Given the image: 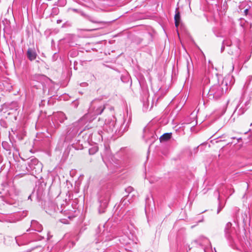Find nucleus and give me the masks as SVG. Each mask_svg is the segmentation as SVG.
<instances>
[{
	"label": "nucleus",
	"instance_id": "f257e3e1",
	"mask_svg": "<svg viewBox=\"0 0 252 252\" xmlns=\"http://www.w3.org/2000/svg\"><path fill=\"white\" fill-rule=\"evenodd\" d=\"M234 83V79L230 75L225 76L220 84L212 86L208 93L210 99H218L225 94Z\"/></svg>",
	"mask_w": 252,
	"mask_h": 252
},
{
	"label": "nucleus",
	"instance_id": "f03ea898",
	"mask_svg": "<svg viewBox=\"0 0 252 252\" xmlns=\"http://www.w3.org/2000/svg\"><path fill=\"white\" fill-rule=\"evenodd\" d=\"M105 108L104 102L99 99H94L90 104L86 117H95L100 115Z\"/></svg>",
	"mask_w": 252,
	"mask_h": 252
},
{
	"label": "nucleus",
	"instance_id": "7ed1b4c3",
	"mask_svg": "<svg viewBox=\"0 0 252 252\" xmlns=\"http://www.w3.org/2000/svg\"><path fill=\"white\" fill-rule=\"evenodd\" d=\"M224 232V236L229 243L232 244L234 242L237 234L236 229L232 227L231 222H228L225 224Z\"/></svg>",
	"mask_w": 252,
	"mask_h": 252
},
{
	"label": "nucleus",
	"instance_id": "20e7f679",
	"mask_svg": "<svg viewBox=\"0 0 252 252\" xmlns=\"http://www.w3.org/2000/svg\"><path fill=\"white\" fill-rule=\"evenodd\" d=\"M107 226V224H99L96 230V235L98 236V241H110L114 237L110 234V232L105 230V228Z\"/></svg>",
	"mask_w": 252,
	"mask_h": 252
},
{
	"label": "nucleus",
	"instance_id": "39448f33",
	"mask_svg": "<svg viewBox=\"0 0 252 252\" xmlns=\"http://www.w3.org/2000/svg\"><path fill=\"white\" fill-rule=\"evenodd\" d=\"M42 165L37 158H33L28 163V170L34 171L35 173H39L42 170Z\"/></svg>",
	"mask_w": 252,
	"mask_h": 252
},
{
	"label": "nucleus",
	"instance_id": "423d86ee",
	"mask_svg": "<svg viewBox=\"0 0 252 252\" xmlns=\"http://www.w3.org/2000/svg\"><path fill=\"white\" fill-rule=\"evenodd\" d=\"M144 137L145 138L146 141L150 140L151 143L158 138L154 132L153 130H150L148 127H145L144 129Z\"/></svg>",
	"mask_w": 252,
	"mask_h": 252
},
{
	"label": "nucleus",
	"instance_id": "0eeeda50",
	"mask_svg": "<svg viewBox=\"0 0 252 252\" xmlns=\"http://www.w3.org/2000/svg\"><path fill=\"white\" fill-rule=\"evenodd\" d=\"M193 243L205 247H208L210 245L209 240L203 236H200L197 240L193 241Z\"/></svg>",
	"mask_w": 252,
	"mask_h": 252
},
{
	"label": "nucleus",
	"instance_id": "6e6552de",
	"mask_svg": "<svg viewBox=\"0 0 252 252\" xmlns=\"http://www.w3.org/2000/svg\"><path fill=\"white\" fill-rule=\"evenodd\" d=\"M54 120L56 121H59L60 123H63L65 120L67 119L65 114L62 112H59L54 114Z\"/></svg>",
	"mask_w": 252,
	"mask_h": 252
},
{
	"label": "nucleus",
	"instance_id": "1a4fd4ad",
	"mask_svg": "<svg viewBox=\"0 0 252 252\" xmlns=\"http://www.w3.org/2000/svg\"><path fill=\"white\" fill-rule=\"evenodd\" d=\"M109 200V198L107 197L106 199L104 200L100 201V206L98 209V212L100 214L103 213L105 212V209H106L108 205V202Z\"/></svg>",
	"mask_w": 252,
	"mask_h": 252
},
{
	"label": "nucleus",
	"instance_id": "9d476101",
	"mask_svg": "<svg viewBox=\"0 0 252 252\" xmlns=\"http://www.w3.org/2000/svg\"><path fill=\"white\" fill-rule=\"evenodd\" d=\"M27 56L31 61L34 60L37 56V54L34 49L29 48L27 52Z\"/></svg>",
	"mask_w": 252,
	"mask_h": 252
},
{
	"label": "nucleus",
	"instance_id": "9b49d317",
	"mask_svg": "<svg viewBox=\"0 0 252 252\" xmlns=\"http://www.w3.org/2000/svg\"><path fill=\"white\" fill-rule=\"evenodd\" d=\"M81 15L85 17L88 20H89L93 23L98 24L102 26L104 25L105 24L104 22L96 20L92 16L88 15L84 13L83 12L81 13Z\"/></svg>",
	"mask_w": 252,
	"mask_h": 252
},
{
	"label": "nucleus",
	"instance_id": "f8f14e48",
	"mask_svg": "<svg viewBox=\"0 0 252 252\" xmlns=\"http://www.w3.org/2000/svg\"><path fill=\"white\" fill-rule=\"evenodd\" d=\"M46 79V77L42 75L36 74L32 77V81H36L38 82H41L42 81Z\"/></svg>",
	"mask_w": 252,
	"mask_h": 252
},
{
	"label": "nucleus",
	"instance_id": "ddd939ff",
	"mask_svg": "<svg viewBox=\"0 0 252 252\" xmlns=\"http://www.w3.org/2000/svg\"><path fill=\"white\" fill-rule=\"evenodd\" d=\"M174 20H175V26L177 27L180 23V12L178 10V8H177L176 9V13L174 16Z\"/></svg>",
	"mask_w": 252,
	"mask_h": 252
},
{
	"label": "nucleus",
	"instance_id": "4468645a",
	"mask_svg": "<svg viewBox=\"0 0 252 252\" xmlns=\"http://www.w3.org/2000/svg\"><path fill=\"white\" fill-rule=\"evenodd\" d=\"M171 133H165L160 137L159 140L160 142L166 141L171 138Z\"/></svg>",
	"mask_w": 252,
	"mask_h": 252
},
{
	"label": "nucleus",
	"instance_id": "2eb2a0df",
	"mask_svg": "<svg viewBox=\"0 0 252 252\" xmlns=\"http://www.w3.org/2000/svg\"><path fill=\"white\" fill-rule=\"evenodd\" d=\"M98 150V148L97 146H94L89 150V153L90 155H94Z\"/></svg>",
	"mask_w": 252,
	"mask_h": 252
},
{
	"label": "nucleus",
	"instance_id": "dca6fc26",
	"mask_svg": "<svg viewBox=\"0 0 252 252\" xmlns=\"http://www.w3.org/2000/svg\"><path fill=\"white\" fill-rule=\"evenodd\" d=\"M35 223H37V228L36 229V230L38 231H41V230H42V226L40 224H38L36 221L35 220H32V224L33 225H34V224Z\"/></svg>",
	"mask_w": 252,
	"mask_h": 252
},
{
	"label": "nucleus",
	"instance_id": "f3484780",
	"mask_svg": "<svg viewBox=\"0 0 252 252\" xmlns=\"http://www.w3.org/2000/svg\"><path fill=\"white\" fill-rule=\"evenodd\" d=\"M66 3V0H58V4H56V5H58L60 6H64Z\"/></svg>",
	"mask_w": 252,
	"mask_h": 252
},
{
	"label": "nucleus",
	"instance_id": "a211bd4d",
	"mask_svg": "<svg viewBox=\"0 0 252 252\" xmlns=\"http://www.w3.org/2000/svg\"><path fill=\"white\" fill-rule=\"evenodd\" d=\"M98 29H99V28H97L94 29H78V31H86V32H92V31H94L95 30H97Z\"/></svg>",
	"mask_w": 252,
	"mask_h": 252
},
{
	"label": "nucleus",
	"instance_id": "6ab92c4d",
	"mask_svg": "<svg viewBox=\"0 0 252 252\" xmlns=\"http://www.w3.org/2000/svg\"><path fill=\"white\" fill-rule=\"evenodd\" d=\"M133 188L131 187H128L125 190L127 193H130L133 190Z\"/></svg>",
	"mask_w": 252,
	"mask_h": 252
},
{
	"label": "nucleus",
	"instance_id": "aec40b11",
	"mask_svg": "<svg viewBox=\"0 0 252 252\" xmlns=\"http://www.w3.org/2000/svg\"><path fill=\"white\" fill-rule=\"evenodd\" d=\"M224 45H226L227 46H229V44L227 43H225L224 42H223L221 48V51L222 52L224 49Z\"/></svg>",
	"mask_w": 252,
	"mask_h": 252
},
{
	"label": "nucleus",
	"instance_id": "412c9836",
	"mask_svg": "<svg viewBox=\"0 0 252 252\" xmlns=\"http://www.w3.org/2000/svg\"><path fill=\"white\" fill-rule=\"evenodd\" d=\"M60 221L64 224L68 223V220L66 219H61L60 220Z\"/></svg>",
	"mask_w": 252,
	"mask_h": 252
},
{
	"label": "nucleus",
	"instance_id": "4be33fe9",
	"mask_svg": "<svg viewBox=\"0 0 252 252\" xmlns=\"http://www.w3.org/2000/svg\"><path fill=\"white\" fill-rule=\"evenodd\" d=\"M53 12L54 13H57L58 12V9L57 8H53Z\"/></svg>",
	"mask_w": 252,
	"mask_h": 252
},
{
	"label": "nucleus",
	"instance_id": "5701e85b",
	"mask_svg": "<svg viewBox=\"0 0 252 252\" xmlns=\"http://www.w3.org/2000/svg\"><path fill=\"white\" fill-rule=\"evenodd\" d=\"M127 201V200H126V199H123L122 201H121V205H122L125 202V204L126 203V202Z\"/></svg>",
	"mask_w": 252,
	"mask_h": 252
},
{
	"label": "nucleus",
	"instance_id": "b1692460",
	"mask_svg": "<svg viewBox=\"0 0 252 252\" xmlns=\"http://www.w3.org/2000/svg\"><path fill=\"white\" fill-rule=\"evenodd\" d=\"M221 209H222V207H221L220 206H219L218 209L217 213L219 214L220 212V211L221 210Z\"/></svg>",
	"mask_w": 252,
	"mask_h": 252
},
{
	"label": "nucleus",
	"instance_id": "393cba45",
	"mask_svg": "<svg viewBox=\"0 0 252 252\" xmlns=\"http://www.w3.org/2000/svg\"><path fill=\"white\" fill-rule=\"evenodd\" d=\"M248 11H249V10L248 9H246L244 10V13H245V14H247L248 13Z\"/></svg>",
	"mask_w": 252,
	"mask_h": 252
},
{
	"label": "nucleus",
	"instance_id": "a878e982",
	"mask_svg": "<svg viewBox=\"0 0 252 252\" xmlns=\"http://www.w3.org/2000/svg\"><path fill=\"white\" fill-rule=\"evenodd\" d=\"M73 11H75V12H77V9H73Z\"/></svg>",
	"mask_w": 252,
	"mask_h": 252
},
{
	"label": "nucleus",
	"instance_id": "bb28decb",
	"mask_svg": "<svg viewBox=\"0 0 252 252\" xmlns=\"http://www.w3.org/2000/svg\"><path fill=\"white\" fill-rule=\"evenodd\" d=\"M125 130H126V128H125L123 131L121 132V133H123Z\"/></svg>",
	"mask_w": 252,
	"mask_h": 252
},
{
	"label": "nucleus",
	"instance_id": "cd10ccee",
	"mask_svg": "<svg viewBox=\"0 0 252 252\" xmlns=\"http://www.w3.org/2000/svg\"><path fill=\"white\" fill-rule=\"evenodd\" d=\"M181 0H179V1H181Z\"/></svg>",
	"mask_w": 252,
	"mask_h": 252
}]
</instances>
